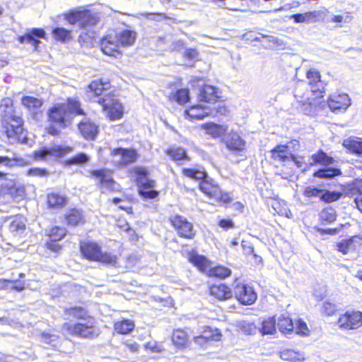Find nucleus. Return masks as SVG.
Returning <instances> with one entry per match:
<instances>
[{
    "label": "nucleus",
    "instance_id": "bf43d9fd",
    "mask_svg": "<svg viewBox=\"0 0 362 362\" xmlns=\"http://www.w3.org/2000/svg\"><path fill=\"white\" fill-rule=\"evenodd\" d=\"M49 175V172L46 169L35 168H30L27 171V175L33 177H46Z\"/></svg>",
    "mask_w": 362,
    "mask_h": 362
},
{
    "label": "nucleus",
    "instance_id": "37998d69",
    "mask_svg": "<svg viewBox=\"0 0 362 362\" xmlns=\"http://www.w3.org/2000/svg\"><path fill=\"white\" fill-rule=\"evenodd\" d=\"M189 259L190 262L197 267L199 270L204 272H206L209 267L208 260L204 256L199 255H192Z\"/></svg>",
    "mask_w": 362,
    "mask_h": 362
},
{
    "label": "nucleus",
    "instance_id": "79ce46f5",
    "mask_svg": "<svg viewBox=\"0 0 362 362\" xmlns=\"http://www.w3.org/2000/svg\"><path fill=\"white\" fill-rule=\"evenodd\" d=\"M296 108L306 115H311L314 109L313 105L310 100V97H306L305 100H298Z\"/></svg>",
    "mask_w": 362,
    "mask_h": 362
},
{
    "label": "nucleus",
    "instance_id": "aec40b11",
    "mask_svg": "<svg viewBox=\"0 0 362 362\" xmlns=\"http://www.w3.org/2000/svg\"><path fill=\"white\" fill-rule=\"evenodd\" d=\"M101 50L105 54L117 57L120 54L119 52V45L117 37L107 35L101 40Z\"/></svg>",
    "mask_w": 362,
    "mask_h": 362
},
{
    "label": "nucleus",
    "instance_id": "49530a36",
    "mask_svg": "<svg viewBox=\"0 0 362 362\" xmlns=\"http://www.w3.org/2000/svg\"><path fill=\"white\" fill-rule=\"evenodd\" d=\"M342 196V194L339 192H335V191H329V190H322L320 200L327 202L330 203L332 202L337 201Z\"/></svg>",
    "mask_w": 362,
    "mask_h": 362
},
{
    "label": "nucleus",
    "instance_id": "4c0bfd02",
    "mask_svg": "<svg viewBox=\"0 0 362 362\" xmlns=\"http://www.w3.org/2000/svg\"><path fill=\"white\" fill-rule=\"evenodd\" d=\"M21 103L30 111H37L42 105V102L36 98L31 96H24L21 99Z\"/></svg>",
    "mask_w": 362,
    "mask_h": 362
},
{
    "label": "nucleus",
    "instance_id": "2f4dec72",
    "mask_svg": "<svg viewBox=\"0 0 362 362\" xmlns=\"http://www.w3.org/2000/svg\"><path fill=\"white\" fill-rule=\"evenodd\" d=\"M319 12L314 11H308L304 13H296L291 15L289 18L291 19H293L295 23H310L315 22L316 18L318 16Z\"/></svg>",
    "mask_w": 362,
    "mask_h": 362
},
{
    "label": "nucleus",
    "instance_id": "a878e982",
    "mask_svg": "<svg viewBox=\"0 0 362 362\" xmlns=\"http://www.w3.org/2000/svg\"><path fill=\"white\" fill-rule=\"evenodd\" d=\"M210 293L218 300H226L232 297L230 288L224 284L213 285L210 287Z\"/></svg>",
    "mask_w": 362,
    "mask_h": 362
},
{
    "label": "nucleus",
    "instance_id": "4468645a",
    "mask_svg": "<svg viewBox=\"0 0 362 362\" xmlns=\"http://www.w3.org/2000/svg\"><path fill=\"white\" fill-rule=\"evenodd\" d=\"M91 177L97 179L98 187L103 191H114L116 183L105 170H96L90 172Z\"/></svg>",
    "mask_w": 362,
    "mask_h": 362
},
{
    "label": "nucleus",
    "instance_id": "69168bd1",
    "mask_svg": "<svg viewBox=\"0 0 362 362\" xmlns=\"http://www.w3.org/2000/svg\"><path fill=\"white\" fill-rule=\"evenodd\" d=\"M262 39H267L268 42H272L273 44H276V45L279 44V40L276 37L272 36V35H267L259 33L258 36L255 37V40L258 41V42H262Z\"/></svg>",
    "mask_w": 362,
    "mask_h": 362
},
{
    "label": "nucleus",
    "instance_id": "8fccbe9b",
    "mask_svg": "<svg viewBox=\"0 0 362 362\" xmlns=\"http://www.w3.org/2000/svg\"><path fill=\"white\" fill-rule=\"evenodd\" d=\"M305 84L300 83L297 84L294 89V96L296 98L297 103L300 100H305L306 97H309L310 93L305 90Z\"/></svg>",
    "mask_w": 362,
    "mask_h": 362
},
{
    "label": "nucleus",
    "instance_id": "473e14b6",
    "mask_svg": "<svg viewBox=\"0 0 362 362\" xmlns=\"http://www.w3.org/2000/svg\"><path fill=\"white\" fill-rule=\"evenodd\" d=\"M28 164L26 159L22 158H11L8 156H0V165L12 168L13 166H24Z\"/></svg>",
    "mask_w": 362,
    "mask_h": 362
},
{
    "label": "nucleus",
    "instance_id": "de8ad7c7",
    "mask_svg": "<svg viewBox=\"0 0 362 362\" xmlns=\"http://www.w3.org/2000/svg\"><path fill=\"white\" fill-rule=\"evenodd\" d=\"M168 154L175 160H189L184 148H173L168 151Z\"/></svg>",
    "mask_w": 362,
    "mask_h": 362
},
{
    "label": "nucleus",
    "instance_id": "20e7f679",
    "mask_svg": "<svg viewBox=\"0 0 362 362\" xmlns=\"http://www.w3.org/2000/svg\"><path fill=\"white\" fill-rule=\"evenodd\" d=\"M62 331L64 334H71L88 339L95 338L100 333V329L95 325V319L92 317H88L85 321L76 324L64 323Z\"/></svg>",
    "mask_w": 362,
    "mask_h": 362
},
{
    "label": "nucleus",
    "instance_id": "393cba45",
    "mask_svg": "<svg viewBox=\"0 0 362 362\" xmlns=\"http://www.w3.org/2000/svg\"><path fill=\"white\" fill-rule=\"evenodd\" d=\"M308 161L309 165L311 166L317 164L328 166L332 165L334 162V160L333 158L329 156L326 153L320 150L317 153L312 155Z\"/></svg>",
    "mask_w": 362,
    "mask_h": 362
},
{
    "label": "nucleus",
    "instance_id": "3c124183",
    "mask_svg": "<svg viewBox=\"0 0 362 362\" xmlns=\"http://www.w3.org/2000/svg\"><path fill=\"white\" fill-rule=\"evenodd\" d=\"M203 337L207 340V341H218L221 339V334L219 329H212L211 328L209 327V329H205L202 334Z\"/></svg>",
    "mask_w": 362,
    "mask_h": 362
},
{
    "label": "nucleus",
    "instance_id": "13d9d810",
    "mask_svg": "<svg viewBox=\"0 0 362 362\" xmlns=\"http://www.w3.org/2000/svg\"><path fill=\"white\" fill-rule=\"evenodd\" d=\"M322 190L317 187H308L304 190L303 194L308 198L319 197L320 199Z\"/></svg>",
    "mask_w": 362,
    "mask_h": 362
},
{
    "label": "nucleus",
    "instance_id": "f257e3e1",
    "mask_svg": "<svg viewBox=\"0 0 362 362\" xmlns=\"http://www.w3.org/2000/svg\"><path fill=\"white\" fill-rule=\"evenodd\" d=\"M109 88L110 83L101 80L93 81L88 86L90 93L94 95L95 102L102 106L110 120H115L122 117L123 110L121 103L114 95L105 93Z\"/></svg>",
    "mask_w": 362,
    "mask_h": 362
},
{
    "label": "nucleus",
    "instance_id": "6ab92c4d",
    "mask_svg": "<svg viewBox=\"0 0 362 362\" xmlns=\"http://www.w3.org/2000/svg\"><path fill=\"white\" fill-rule=\"evenodd\" d=\"M45 32L41 28H33L27 32L24 35L20 36L18 40L21 43L30 44L34 47V50L37 49L38 45L40 43L39 38H45Z\"/></svg>",
    "mask_w": 362,
    "mask_h": 362
},
{
    "label": "nucleus",
    "instance_id": "7ed1b4c3",
    "mask_svg": "<svg viewBox=\"0 0 362 362\" xmlns=\"http://www.w3.org/2000/svg\"><path fill=\"white\" fill-rule=\"evenodd\" d=\"M74 115H83L84 112L79 101L72 98H69L66 103L56 104L48 112L49 120L60 128L69 126Z\"/></svg>",
    "mask_w": 362,
    "mask_h": 362
},
{
    "label": "nucleus",
    "instance_id": "6e6552de",
    "mask_svg": "<svg viewBox=\"0 0 362 362\" xmlns=\"http://www.w3.org/2000/svg\"><path fill=\"white\" fill-rule=\"evenodd\" d=\"M138 177L136 183L139 187V194L145 199H154L158 195V192L154 190L156 182L148 179L146 169L139 168L136 170Z\"/></svg>",
    "mask_w": 362,
    "mask_h": 362
},
{
    "label": "nucleus",
    "instance_id": "5fc2aeb1",
    "mask_svg": "<svg viewBox=\"0 0 362 362\" xmlns=\"http://www.w3.org/2000/svg\"><path fill=\"white\" fill-rule=\"evenodd\" d=\"M66 232V230L64 228L54 227L51 229L49 235L50 240L59 241L65 236Z\"/></svg>",
    "mask_w": 362,
    "mask_h": 362
},
{
    "label": "nucleus",
    "instance_id": "774afa93",
    "mask_svg": "<svg viewBox=\"0 0 362 362\" xmlns=\"http://www.w3.org/2000/svg\"><path fill=\"white\" fill-rule=\"evenodd\" d=\"M198 56L199 52L196 49L189 48L184 52V57L188 59H195Z\"/></svg>",
    "mask_w": 362,
    "mask_h": 362
},
{
    "label": "nucleus",
    "instance_id": "c85d7f7f",
    "mask_svg": "<svg viewBox=\"0 0 362 362\" xmlns=\"http://www.w3.org/2000/svg\"><path fill=\"white\" fill-rule=\"evenodd\" d=\"M343 146L351 153L362 157V139H346L343 142Z\"/></svg>",
    "mask_w": 362,
    "mask_h": 362
},
{
    "label": "nucleus",
    "instance_id": "b1692460",
    "mask_svg": "<svg viewBox=\"0 0 362 362\" xmlns=\"http://www.w3.org/2000/svg\"><path fill=\"white\" fill-rule=\"evenodd\" d=\"M25 230V222L23 216L13 218L9 224V231L14 237H21Z\"/></svg>",
    "mask_w": 362,
    "mask_h": 362
},
{
    "label": "nucleus",
    "instance_id": "6e6d98bb",
    "mask_svg": "<svg viewBox=\"0 0 362 362\" xmlns=\"http://www.w3.org/2000/svg\"><path fill=\"white\" fill-rule=\"evenodd\" d=\"M88 156L83 153H78L67 160V163L70 165H83L88 163Z\"/></svg>",
    "mask_w": 362,
    "mask_h": 362
},
{
    "label": "nucleus",
    "instance_id": "a211bd4d",
    "mask_svg": "<svg viewBox=\"0 0 362 362\" xmlns=\"http://www.w3.org/2000/svg\"><path fill=\"white\" fill-rule=\"evenodd\" d=\"M223 141L231 151L242 152L245 149V141L236 132H231L226 134Z\"/></svg>",
    "mask_w": 362,
    "mask_h": 362
},
{
    "label": "nucleus",
    "instance_id": "e433bc0d",
    "mask_svg": "<svg viewBox=\"0 0 362 362\" xmlns=\"http://www.w3.org/2000/svg\"><path fill=\"white\" fill-rule=\"evenodd\" d=\"M172 341L177 347L182 348L188 341V335L182 329H176L173 333Z\"/></svg>",
    "mask_w": 362,
    "mask_h": 362
},
{
    "label": "nucleus",
    "instance_id": "9b49d317",
    "mask_svg": "<svg viewBox=\"0 0 362 362\" xmlns=\"http://www.w3.org/2000/svg\"><path fill=\"white\" fill-rule=\"evenodd\" d=\"M337 324L343 329H356L362 326V312L358 310H348L340 315Z\"/></svg>",
    "mask_w": 362,
    "mask_h": 362
},
{
    "label": "nucleus",
    "instance_id": "ddd939ff",
    "mask_svg": "<svg viewBox=\"0 0 362 362\" xmlns=\"http://www.w3.org/2000/svg\"><path fill=\"white\" fill-rule=\"evenodd\" d=\"M170 221L180 236L192 238L194 235L192 224L187 221L185 217L176 215L172 216Z\"/></svg>",
    "mask_w": 362,
    "mask_h": 362
},
{
    "label": "nucleus",
    "instance_id": "4be33fe9",
    "mask_svg": "<svg viewBox=\"0 0 362 362\" xmlns=\"http://www.w3.org/2000/svg\"><path fill=\"white\" fill-rule=\"evenodd\" d=\"M81 251L87 259L97 260L100 255V247L94 243H85L81 245Z\"/></svg>",
    "mask_w": 362,
    "mask_h": 362
},
{
    "label": "nucleus",
    "instance_id": "e2e57ef3",
    "mask_svg": "<svg viewBox=\"0 0 362 362\" xmlns=\"http://www.w3.org/2000/svg\"><path fill=\"white\" fill-rule=\"evenodd\" d=\"M308 331L307 325L302 320H298L294 332L297 334L305 335Z\"/></svg>",
    "mask_w": 362,
    "mask_h": 362
},
{
    "label": "nucleus",
    "instance_id": "864d4df0",
    "mask_svg": "<svg viewBox=\"0 0 362 362\" xmlns=\"http://www.w3.org/2000/svg\"><path fill=\"white\" fill-rule=\"evenodd\" d=\"M337 310V305L329 301L324 302L321 307L322 314L327 316L334 315L336 313Z\"/></svg>",
    "mask_w": 362,
    "mask_h": 362
},
{
    "label": "nucleus",
    "instance_id": "603ef678",
    "mask_svg": "<svg viewBox=\"0 0 362 362\" xmlns=\"http://www.w3.org/2000/svg\"><path fill=\"white\" fill-rule=\"evenodd\" d=\"M53 35L57 40L62 42L71 37L70 31L63 28H56L52 30Z\"/></svg>",
    "mask_w": 362,
    "mask_h": 362
},
{
    "label": "nucleus",
    "instance_id": "7c9ffc66",
    "mask_svg": "<svg viewBox=\"0 0 362 362\" xmlns=\"http://www.w3.org/2000/svg\"><path fill=\"white\" fill-rule=\"evenodd\" d=\"M135 327L134 322L132 320L124 319L115 323L114 328L115 332L121 334H127L132 332Z\"/></svg>",
    "mask_w": 362,
    "mask_h": 362
},
{
    "label": "nucleus",
    "instance_id": "423d86ee",
    "mask_svg": "<svg viewBox=\"0 0 362 362\" xmlns=\"http://www.w3.org/2000/svg\"><path fill=\"white\" fill-rule=\"evenodd\" d=\"M182 173L186 177L197 180H202L199 183V189L208 197L215 199L219 197L221 191L218 186L205 180L206 176L205 172L194 169L184 168Z\"/></svg>",
    "mask_w": 362,
    "mask_h": 362
},
{
    "label": "nucleus",
    "instance_id": "c756f323",
    "mask_svg": "<svg viewBox=\"0 0 362 362\" xmlns=\"http://www.w3.org/2000/svg\"><path fill=\"white\" fill-rule=\"evenodd\" d=\"M203 128L206 130L207 134L211 135L213 138H218L223 135L227 131V127L214 123H209L203 125Z\"/></svg>",
    "mask_w": 362,
    "mask_h": 362
},
{
    "label": "nucleus",
    "instance_id": "f704fd0d",
    "mask_svg": "<svg viewBox=\"0 0 362 362\" xmlns=\"http://www.w3.org/2000/svg\"><path fill=\"white\" fill-rule=\"evenodd\" d=\"M66 220L68 225L76 226L83 223V216L82 212L78 209H73L70 210L66 215Z\"/></svg>",
    "mask_w": 362,
    "mask_h": 362
},
{
    "label": "nucleus",
    "instance_id": "f03ea898",
    "mask_svg": "<svg viewBox=\"0 0 362 362\" xmlns=\"http://www.w3.org/2000/svg\"><path fill=\"white\" fill-rule=\"evenodd\" d=\"M0 115L1 125L8 139L21 141L25 138L22 118L15 111L13 100L10 98H5L1 100Z\"/></svg>",
    "mask_w": 362,
    "mask_h": 362
},
{
    "label": "nucleus",
    "instance_id": "f8f14e48",
    "mask_svg": "<svg viewBox=\"0 0 362 362\" xmlns=\"http://www.w3.org/2000/svg\"><path fill=\"white\" fill-rule=\"evenodd\" d=\"M71 148L62 146H52L43 147L34 152V158L37 160H47L51 157L62 156L71 152Z\"/></svg>",
    "mask_w": 362,
    "mask_h": 362
},
{
    "label": "nucleus",
    "instance_id": "58836bf2",
    "mask_svg": "<svg viewBox=\"0 0 362 362\" xmlns=\"http://www.w3.org/2000/svg\"><path fill=\"white\" fill-rule=\"evenodd\" d=\"M280 357L282 360L290 361L292 362L303 361V356L298 352L291 349H285L280 353Z\"/></svg>",
    "mask_w": 362,
    "mask_h": 362
},
{
    "label": "nucleus",
    "instance_id": "c9c22d12",
    "mask_svg": "<svg viewBox=\"0 0 362 362\" xmlns=\"http://www.w3.org/2000/svg\"><path fill=\"white\" fill-rule=\"evenodd\" d=\"M66 203V197L57 193L47 195V204L50 208H62Z\"/></svg>",
    "mask_w": 362,
    "mask_h": 362
},
{
    "label": "nucleus",
    "instance_id": "338daca9",
    "mask_svg": "<svg viewBox=\"0 0 362 362\" xmlns=\"http://www.w3.org/2000/svg\"><path fill=\"white\" fill-rule=\"evenodd\" d=\"M57 242L58 241L50 240V241L46 244L47 249L56 253L59 252L62 250V246Z\"/></svg>",
    "mask_w": 362,
    "mask_h": 362
},
{
    "label": "nucleus",
    "instance_id": "9d476101",
    "mask_svg": "<svg viewBox=\"0 0 362 362\" xmlns=\"http://www.w3.org/2000/svg\"><path fill=\"white\" fill-rule=\"evenodd\" d=\"M233 292L236 299L243 305H252L257 300L253 288L238 280L234 283Z\"/></svg>",
    "mask_w": 362,
    "mask_h": 362
},
{
    "label": "nucleus",
    "instance_id": "a18cd8bd",
    "mask_svg": "<svg viewBox=\"0 0 362 362\" xmlns=\"http://www.w3.org/2000/svg\"><path fill=\"white\" fill-rule=\"evenodd\" d=\"M170 98L175 100L180 105L185 104L189 99V90L185 88L180 89L175 93H172Z\"/></svg>",
    "mask_w": 362,
    "mask_h": 362
},
{
    "label": "nucleus",
    "instance_id": "0e129e2a",
    "mask_svg": "<svg viewBox=\"0 0 362 362\" xmlns=\"http://www.w3.org/2000/svg\"><path fill=\"white\" fill-rule=\"evenodd\" d=\"M42 340L44 342L48 344H51L52 346H55L54 342H56L58 339V336L55 334H49L43 333L42 335Z\"/></svg>",
    "mask_w": 362,
    "mask_h": 362
},
{
    "label": "nucleus",
    "instance_id": "052dcab7",
    "mask_svg": "<svg viewBox=\"0 0 362 362\" xmlns=\"http://www.w3.org/2000/svg\"><path fill=\"white\" fill-rule=\"evenodd\" d=\"M70 315L74 317L85 321L88 318L86 312L81 308H74L71 309L69 312Z\"/></svg>",
    "mask_w": 362,
    "mask_h": 362
},
{
    "label": "nucleus",
    "instance_id": "72a5a7b5",
    "mask_svg": "<svg viewBox=\"0 0 362 362\" xmlns=\"http://www.w3.org/2000/svg\"><path fill=\"white\" fill-rule=\"evenodd\" d=\"M341 174L339 169L335 168H325L314 173L313 176L319 178L332 179Z\"/></svg>",
    "mask_w": 362,
    "mask_h": 362
},
{
    "label": "nucleus",
    "instance_id": "39448f33",
    "mask_svg": "<svg viewBox=\"0 0 362 362\" xmlns=\"http://www.w3.org/2000/svg\"><path fill=\"white\" fill-rule=\"evenodd\" d=\"M192 91L195 93L199 103L214 104L218 98V89L204 83L202 78H194L191 81Z\"/></svg>",
    "mask_w": 362,
    "mask_h": 362
},
{
    "label": "nucleus",
    "instance_id": "5701e85b",
    "mask_svg": "<svg viewBox=\"0 0 362 362\" xmlns=\"http://www.w3.org/2000/svg\"><path fill=\"white\" fill-rule=\"evenodd\" d=\"M272 157L275 160L286 162L287 160H294L295 156L288 152V146L285 145H279L272 151Z\"/></svg>",
    "mask_w": 362,
    "mask_h": 362
},
{
    "label": "nucleus",
    "instance_id": "f3484780",
    "mask_svg": "<svg viewBox=\"0 0 362 362\" xmlns=\"http://www.w3.org/2000/svg\"><path fill=\"white\" fill-rule=\"evenodd\" d=\"M327 103L332 112L345 110L351 105L350 98L346 93L332 95L327 100Z\"/></svg>",
    "mask_w": 362,
    "mask_h": 362
},
{
    "label": "nucleus",
    "instance_id": "cd10ccee",
    "mask_svg": "<svg viewBox=\"0 0 362 362\" xmlns=\"http://www.w3.org/2000/svg\"><path fill=\"white\" fill-rule=\"evenodd\" d=\"M276 325L279 331L286 335L291 334L294 332L293 321L288 317H285L284 315L280 316L278 318Z\"/></svg>",
    "mask_w": 362,
    "mask_h": 362
},
{
    "label": "nucleus",
    "instance_id": "ea45409f",
    "mask_svg": "<svg viewBox=\"0 0 362 362\" xmlns=\"http://www.w3.org/2000/svg\"><path fill=\"white\" fill-rule=\"evenodd\" d=\"M230 274V269L222 266H217L214 268H211L208 271V275L209 276L217 277L219 279H225Z\"/></svg>",
    "mask_w": 362,
    "mask_h": 362
},
{
    "label": "nucleus",
    "instance_id": "680f3d73",
    "mask_svg": "<svg viewBox=\"0 0 362 362\" xmlns=\"http://www.w3.org/2000/svg\"><path fill=\"white\" fill-rule=\"evenodd\" d=\"M141 15L145 16L147 19L153 20V21H160L163 19L167 18L165 15L164 13H142Z\"/></svg>",
    "mask_w": 362,
    "mask_h": 362
},
{
    "label": "nucleus",
    "instance_id": "09e8293b",
    "mask_svg": "<svg viewBox=\"0 0 362 362\" xmlns=\"http://www.w3.org/2000/svg\"><path fill=\"white\" fill-rule=\"evenodd\" d=\"M239 329L246 334H253L256 332L257 327L252 322L241 320L238 322Z\"/></svg>",
    "mask_w": 362,
    "mask_h": 362
},
{
    "label": "nucleus",
    "instance_id": "c03bdc74",
    "mask_svg": "<svg viewBox=\"0 0 362 362\" xmlns=\"http://www.w3.org/2000/svg\"><path fill=\"white\" fill-rule=\"evenodd\" d=\"M262 334H273L276 332V321L274 317L264 320L259 329Z\"/></svg>",
    "mask_w": 362,
    "mask_h": 362
},
{
    "label": "nucleus",
    "instance_id": "0eeeda50",
    "mask_svg": "<svg viewBox=\"0 0 362 362\" xmlns=\"http://www.w3.org/2000/svg\"><path fill=\"white\" fill-rule=\"evenodd\" d=\"M66 19L71 24H78L82 28H88L96 25L100 17L98 13L90 10L74 11L66 15Z\"/></svg>",
    "mask_w": 362,
    "mask_h": 362
},
{
    "label": "nucleus",
    "instance_id": "412c9836",
    "mask_svg": "<svg viewBox=\"0 0 362 362\" xmlns=\"http://www.w3.org/2000/svg\"><path fill=\"white\" fill-rule=\"evenodd\" d=\"M78 127L81 135L87 140L94 139L98 134V126L89 119L81 121Z\"/></svg>",
    "mask_w": 362,
    "mask_h": 362
},
{
    "label": "nucleus",
    "instance_id": "4d7b16f0",
    "mask_svg": "<svg viewBox=\"0 0 362 362\" xmlns=\"http://www.w3.org/2000/svg\"><path fill=\"white\" fill-rule=\"evenodd\" d=\"M97 261L102 262L105 264L115 265L117 262V257L115 255H112L110 253H104L103 254L100 252V255L98 257Z\"/></svg>",
    "mask_w": 362,
    "mask_h": 362
},
{
    "label": "nucleus",
    "instance_id": "1a4fd4ad",
    "mask_svg": "<svg viewBox=\"0 0 362 362\" xmlns=\"http://www.w3.org/2000/svg\"><path fill=\"white\" fill-rule=\"evenodd\" d=\"M226 112L225 107H221L218 105V107L208 105H197L191 107L188 110L185 111V113L192 119H202L206 116L216 117L218 113L224 115Z\"/></svg>",
    "mask_w": 362,
    "mask_h": 362
},
{
    "label": "nucleus",
    "instance_id": "dca6fc26",
    "mask_svg": "<svg viewBox=\"0 0 362 362\" xmlns=\"http://www.w3.org/2000/svg\"><path fill=\"white\" fill-rule=\"evenodd\" d=\"M310 91L316 94V97L322 98L325 92V83L320 79V72L316 69H310L306 73Z\"/></svg>",
    "mask_w": 362,
    "mask_h": 362
},
{
    "label": "nucleus",
    "instance_id": "a19ab883",
    "mask_svg": "<svg viewBox=\"0 0 362 362\" xmlns=\"http://www.w3.org/2000/svg\"><path fill=\"white\" fill-rule=\"evenodd\" d=\"M336 211L333 208H326L320 214V218L322 224L332 223L336 220Z\"/></svg>",
    "mask_w": 362,
    "mask_h": 362
},
{
    "label": "nucleus",
    "instance_id": "2eb2a0df",
    "mask_svg": "<svg viewBox=\"0 0 362 362\" xmlns=\"http://www.w3.org/2000/svg\"><path fill=\"white\" fill-rule=\"evenodd\" d=\"M114 162L119 166H126L136 159V152L134 150L122 148H115L112 151Z\"/></svg>",
    "mask_w": 362,
    "mask_h": 362
},
{
    "label": "nucleus",
    "instance_id": "bb28decb",
    "mask_svg": "<svg viewBox=\"0 0 362 362\" xmlns=\"http://www.w3.org/2000/svg\"><path fill=\"white\" fill-rule=\"evenodd\" d=\"M115 37H117L119 45L124 47L130 46L133 45L136 40V33L129 30H124L117 33Z\"/></svg>",
    "mask_w": 362,
    "mask_h": 362
}]
</instances>
